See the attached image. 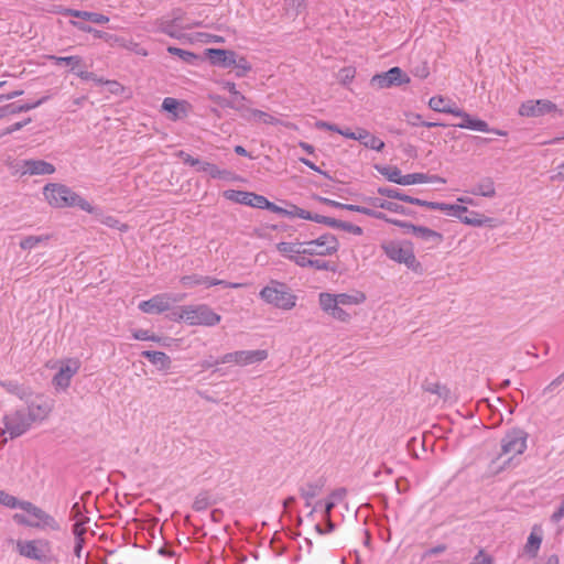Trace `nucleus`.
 I'll list each match as a JSON object with an SVG mask.
<instances>
[{
  "label": "nucleus",
  "mask_w": 564,
  "mask_h": 564,
  "mask_svg": "<svg viewBox=\"0 0 564 564\" xmlns=\"http://www.w3.org/2000/svg\"><path fill=\"white\" fill-rule=\"evenodd\" d=\"M377 170L388 181L402 185L403 175L398 166H377Z\"/></svg>",
  "instance_id": "c9c22d12"
},
{
  "label": "nucleus",
  "mask_w": 564,
  "mask_h": 564,
  "mask_svg": "<svg viewBox=\"0 0 564 564\" xmlns=\"http://www.w3.org/2000/svg\"><path fill=\"white\" fill-rule=\"evenodd\" d=\"M39 544L47 545V542L41 540H31L25 542H18V551L22 556L28 558L36 560L40 562L46 561V555L43 550L39 547Z\"/></svg>",
  "instance_id": "a211bd4d"
},
{
  "label": "nucleus",
  "mask_w": 564,
  "mask_h": 564,
  "mask_svg": "<svg viewBox=\"0 0 564 564\" xmlns=\"http://www.w3.org/2000/svg\"><path fill=\"white\" fill-rule=\"evenodd\" d=\"M469 193L491 198L496 195L495 182L491 177H484L469 191Z\"/></svg>",
  "instance_id": "c756f323"
},
{
  "label": "nucleus",
  "mask_w": 564,
  "mask_h": 564,
  "mask_svg": "<svg viewBox=\"0 0 564 564\" xmlns=\"http://www.w3.org/2000/svg\"><path fill=\"white\" fill-rule=\"evenodd\" d=\"M213 100L221 107L234 109L242 119L247 118L248 112H250L251 106L249 104H251V101L245 95H242V99L237 98L236 96L230 97L229 99L217 96L213 97Z\"/></svg>",
  "instance_id": "6ab92c4d"
},
{
  "label": "nucleus",
  "mask_w": 564,
  "mask_h": 564,
  "mask_svg": "<svg viewBox=\"0 0 564 564\" xmlns=\"http://www.w3.org/2000/svg\"><path fill=\"white\" fill-rule=\"evenodd\" d=\"M205 54L210 64L214 66L229 68L232 67L236 63L237 53L231 50L207 48Z\"/></svg>",
  "instance_id": "2eb2a0df"
},
{
  "label": "nucleus",
  "mask_w": 564,
  "mask_h": 564,
  "mask_svg": "<svg viewBox=\"0 0 564 564\" xmlns=\"http://www.w3.org/2000/svg\"><path fill=\"white\" fill-rule=\"evenodd\" d=\"M318 302L321 308L327 314H330V312L338 305L336 294L326 292L319 294Z\"/></svg>",
  "instance_id": "ea45409f"
},
{
  "label": "nucleus",
  "mask_w": 564,
  "mask_h": 564,
  "mask_svg": "<svg viewBox=\"0 0 564 564\" xmlns=\"http://www.w3.org/2000/svg\"><path fill=\"white\" fill-rule=\"evenodd\" d=\"M564 518V495L561 497V503L556 511L551 516V520L555 523L560 522Z\"/></svg>",
  "instance_id": "774afa93"
},
{
  "label": "nucleus",
  "mask_w": 564,
  "mask_h": 564,
  "mask_svg": "<svg viewBox=\"0 0 564 564\" xmlns=\"http://www.w3.org/2000/svg\"><path fill=\"white\" fill-rule=\"evenodd\" d=\"M22 169V174L29 175H50L55 172V166L43 160H24Z\"/></svg>",
  "instance_id": "412c9836"
},
{
  "label": "nucleus",
  "mask_w": 564,
  "mask_h": 564,
  "mask_svg": "<svg viewBox=\"0 0 564 564\" xmlns=\"http://www.w3.org/2000/svg\"><path fill=\"white\" fill-rule=\"evenodd\" d=\"M13 521L20 525L31 527V528H40L39 522L31 521L24 514H21V513L13 514Z\"/></svg>",
  "instance_id": "e2e57ef3"
},
{
  "label": "nucleus",
  "mask_w": 564,
  "mask_h": 564,
  "mask_svg": "<svg viewBox=\"0 0 564 564\" xmlns=\"http://www.w3.org/2000/svg\"><path fill=\"white\" fill-rule=\"evenodd\" d=\"M325 486V479L318 478L315 481H308L299 489L301 497L305 500V506H312V499L317 497Z\"/></svg>",
  "instance_id": "5701e85b"
},
{
  "label": "nucleus",
  "mask_w": 564,
  "mask_h": 564,
  "mask_svg": "<svg viewBox=\"0 0 564 564\" xmlns=\"http://www.w3.org/2000/svg\"><path fill=\"white\" fill-rule=\"evenodd\" d=\"M429 107L436 111V112H443V113H449L453 115V111L457 108L455 102L452 100L443 97V96H434L429 100Z\"/></svg>",
  "instance_id": "7c9ffc66"
},
{
  "label": "nucleus",
  "mask_w": 564,
  "mask_h": 564,
  "mask_svg": "<svg viewBox=\"0 0 564 564\" xmlns=\"http://www.w3.org/2000/svg\"><path fill=\"white\" fill-rule=\"evenodd\" d=\"M333 318L340 322H348L350 314L347 313L340 305H337L329 314Z\"/></svg>",
  "instance_id": "680f3d73"
},
{
  "label": "nucleus",
  "mask_w": 564,
  "mask_h": 564,
  "mask_svg": "<svg viewBox=\"0 0 564 564\" xmlns=\"http://www.w3.org/2000/svg\"><path fill=\"white\" fill-rule=\"evenodd\" d=\"M260 209H268V210H270L272 213H275V214H279V215H282V216H286L288 215V209L282 208V207L275 205L274 203L268 200L267 197H263V202H262V205H261Z\"/></svg>",
  "instance_id": "bf43d9fd"
},
{
  "label": "nucleus",
  "mask_w": 564,
  "mask_h": 564,
  "mask_svg": "<svg viewBox=\"0 0 564 564\" xmlns=\"http://www.w3.org/2000/svg\"><path fill=\"white\" fill-rule=\"evenodd\" d=\"M371 85L382 89L410 83V77L400 67H392L388 72L375 75Z\"/></svg>",
  "instance_id": "9d476101"
},
{
  "label": "nucleus",
  "mask_w": 564,
  "mask_h": 564,
  "mask_svg": "<svg viewBox=\"0 0 564 564\" xmlns=\"http://www.w3.org/2000/svg\"><path fill=\"white\" fill-rule=\"evenodd\" d=\"M68 14L75 18H79L86 21H90L96 24H106L109 22V18L105 14L90 11L69 10Z\"/></svg>",
  "instance_id": "473e14b6"
},
{
  "label": "nucleus",
  "mask_w": 564,
  "mask_h": 564,
  "mask_svg": "<svg viewBox=\"0 0 564 564\" xmlns=\"http://www.w3.org/2000/svg\"><path fill=\"white\" fill-rule=\"evenodd\" d=\"M232 67L236 68V76L238 78L245 77L252 69L248 59L245 56H239L238 54L236 55V63Z\"/></svg>",
  "instance_id": "37998d69"
},
{
  "label": "nucleus",
  "mask_w": 564,
  "mask_h": 564,
  "mask_svg": "<svg viewBox=\"0 0 564 564\" xmlns=\"http://www.w3.org/2000/svg\"><path fill=\"white\" fill-rule=\"evenodd\" d=\"M300 268H312L317 271H332L335 272L336 267L333 262L322 260L318 258H308V257H296L294 261H292Z\"/></svg>",
  "instance_id": "4be33fe9"
},
{
  "label": "nucleus",
  "mask_w": 564,
  "mask_h": 564,
  "mask_svg": "<svg viewBox=\"0 0 564 564\" xmlns=\"http://www.w3.org/2000/svg\"><path fill=\"white\" fill-rule=\"evenodd\" d=\"M361 202L367 205H370L375 208H382V209H386V210H389L392 213H397V214H401V215H405V216L413 215V212L410 210L409 208H405L404 206H402L398 203L381 199L378 197H362Z\"/></svg>",
  "instance_id": "aec40b11"
},
{
  "label": "nucleus",
  "mask_w": 564,
  "mask_h": 564,
  "mask_svg": "<svg viewBox=\"0 0 564 564\" xmlns=\"http://www.w3.org/2000/svg\"><path fill=\"white\" fill-rule=\"evenodd\" d=\"M197 171L205 172L213 178H223L228 174L227 171H221L217 165L205 161H200V164L197 166Z\"/></svg>",
  "instance_id": "a19ab883"
},
{
  "label": "nucleus",
  "mask_w": 564,
  "mask_h": 564,
  "mask_svg": "<svg viewBox=\"0 0 564 564\" xmlns=\"http://www.w3.org/2000/svg\"><path fill=\"white\" fill-rule=\"evenodd\" d=\"M141 356L155 365L160 370H167L171 367V358L163 351L143 350Z\"/></svg>",
  "instance_id": "bb28decb"
},
{
  "label": "nucleus",
  "mask_w": 564,
  "mask_h": 564,
  "mask_svg": "<svg viewBox=\"0 0 564 564\" xmlns=\"http://www.w3.org/2000/svg\"><path fill=\"white\" fill-rule=\"evenodd\" d=\"M50 239L48 235H40V236H28L20 241V247L23 250H31L36 248L40 245L46 243Z\"/></svg>",
  "instance_id": "4c0bfd02"
},
{
  "label": "nucleus",
  "mask_w": 564,
  "mask_h": 564,
  "mask_svg": "<svg viewBox=\"0 0 564 564\" xmlns=\"http://www.w3.org/2000/svg\"><path fill=\"white\" fill-rule=\"evenodd\" d=\"M224 195L226 198H228L230 200H234V202L242 204V205L256 207V208H261L263 197H264V196L258 195L256 193L245 192V191H235V189L226 191L224 193Z\"/></svg>",
  "instance_id": "dca6fc26"
},
{
  "label": "nucleus",
  "mask_w": 564,
  "mask_h": 564,
  "mask_svg": "<svg viewBox=\"0 0 564 564\" xmlns=\"http://www.w3.org/2000/svg\"><path fill=\"white\" fill-rule=\"evenodd\" d=\"M178 29H184L181 24V17L174 12L171 20H161L159 22V31L174 39L181 37Z\"/></svg>",
  "instance_id": "393cba45"
},
{
  "label": "nucleus",
  "mask_w": 564,
  "mask_h": 564,
  "mask_svg": "<svg viewBox=\"0 0 564 564\" xmlns=\"http://www.w3.org/2000/svg\"><path fill=\"white\" fill-rule=\"evenodd\" d=\"M336 297H337V303L340 306L359 304L366 300L365 294L360 293V292L356 293L355 295L339 293V294H336Z\"/></svg>",
  "instance_id": "79ce46f5"
},
{
  "label": "nucleus",
  "mask_w": 564,
  "mask_h": 564,
  "mask_svg": "<svg viewBox=\"0 0 564 564\" xmlns=\"http://www.w3.org/2000/svg\"><path fill=\"white\" fill-rule=\"evenodd\" d=\"M203 285H205L207 288L215 286V285H224L225 288L240 289L245 284H242V283H234V282H226L224 280H218L216 278L204 276L203 275Z\"/></svg>",
  "instance_id": "49530a36"
},
{
  "label": "nucleus",
  "mask_w": 564,
  "mask_h": 564,
  "mask_svg": "<svg viewBox=\"0 0 564 564\" xmlns=\"http://www.w3.org/2000/svg\"><path fill=\"white\" fill-rule=\"evenodd\" d=\"M528 433L519 427L512 429L506 433L501 440V455L512 456L521 455L527 449ZM513 457L508 459L511 463Z\"/></svg>",
  "instance_id": "423d86ee"
},
{
  "label": "nucleus",
  "mask_w": 564,
  "mask_h": 564,
  "mask_svg": "<svg viewBox=\"0 0 564 564\" xmlns=\"http://www.w3.org/2000/svg\"><path fill=\"white\" fill-rule=\"evenodd\" d=\"M424 391L436 394L440 399L446 401L451 397V390L438 381H424L422 384Z\"/></svg>",
  "instance_id": "72a5a7b5"
},
{
  "label": "nucleus",
  "mask_w": 564,
  "mask_h": 564,
  "mask_svg": "<svg viewBox=\"0 0 564 564\" xmlns=\"http://www.w3.org/2000/svg\"><path fill=\"white\" fill-rule=\"evenodd\" d=\"M75 74L83 80H93L95 82L96 84L98 85H104L105 83H108V79H104L101 77H98L95 73L93 72H87V70H78V72H75Z\"/></svg>",
  "instance_id": "4d7b16f0"
},
{
  "label": "nucleus",
  "mask_w": 564,
  "mask_h": 564,
  "mask_svg": "<svg viewBox=\"0 0 564 564\" xmlns=\"http://www.w3.org/2000/svg\"><path fill=\"white\" fill-rule=\"evenodd\" d=\"M43 195L47 203L55 208L78 207L87 213H93V206L68 186L59 183H48L43 188Z\"/></svg>",
  "instance_id": "f03ea898"
},
{
  "label": "nucleus",
  "mask_w": 564,
  "mask_h": 564,
  "mask_svg": "<svg viewBox=\"0 0 564 564\" xmlns=\"http://www.w3.org/2000/svg\"><path fill=\"white\" fill-rule=\"evenodd\" d=\"M429 175L424 173H411L403 175L402 185L427 183Z\"/></svg>",
  "instance_id": "3c124183"
},
{
  "label": "nucleus",
  "mask_w": 564,
  "mask_h": 564,
  "mask_svg": "<svg viewBox=\"0 0 564 564\" xmlns=\"http://www.w3.org/2000/svg\"><path fill=\"white\" fill-rule=\"evenodd\" d=\"M24 410L34 423L43 421L50 414L52 405L43 395H35L33 399L28 401V406Z\"/></svg>",
  "instance_id": "ddd939ff"
},
{
  "label": "nucleus",
  "mask_w": 564,
  "mask_h": 564,
  "mask_svg": "<svg viewBox=\"0 0 564 564\" xmlns=\"http://www.w3.org/2000/svg\"><path fill=\"white\" fill-rule=\"evenodd\" d=\"M414 230L415 234H413V236L421 239L422 241L431 242V247L438 246L443 241V235L441 232H437L427 227L419 226L417 228H414Z\"/></svg>",
  "instance_id": "c85d7f7f"
},
{
  "label": "nucleus",
  "mask_w": 564,
  "mask_h": 564,
  "mask_svg": "<svg viewBox=\"0 0 564 564\" xmlns=\"http://www.w3.org/2000/svg\"><path fill=\"white\" fill-rule=\"evenodd\" d=\"M50 61H53L56 65L66 64L72 67V70H75L77 67L82 66L83 58L78 55L74 56H55L50 55L47 57Z\"/></svg>",
  "instance_id": "58836bf2"
},
{
  "label": "nucleus",
  "mask_w": 564,
  "mask_h": 564,
  "mask_svg": "<svg viewBox=\"0 0 564 564\" xmlns=\"http://www.w3.org/2000/svg\"><path fill=\"white\" fill-rule=\"evenodd\" d=\"M356 75V69L352 67H344L338 73L339 82L344 85L350 83Z\"/></svg>",
  "instance_id": "13d9d810"
},
{
  "label": "nucleus",
  "mask_w": 564,
  "mask_h": 564,
  "mask_svg": "<svg viewBox=\"0 0 564 564\" xmlns=\"http://www.w3.org/2000/svg\"><path fill=\"white\" fill-rule=\"evenodd\" d=\"M260 299L279 310L290 311L296 305L297 296L284 282L272 280L259 292Z\"/></svg>",
  "instance_id": "7ed1b4c3"
},
{
  "label": "nucleus",
  "mask_w": 564,
  "mask_h": 564,
  "mask_svg": "<svg viewBox=\"0 0 564 564\" xmlns=\"http://www.w3.org/2000/svg\"><path fill=\"white\" fill-rule=\"evenodd\" d=\"M120 47L132 51L133 53L141 56L148 55V51L144 47L140 46L138 43L133 42L132 40L123 39V45H120Z\"/></svg>",
  "instance_id": "6e6d98bb"
},
{
  "label": "nucleus",
  "mask_w": 564,
  "mask_h": 564,
  "mask_svg": "<svg viewBox=\"0 0 564 564\" xmlns=\"http://www.w3.org/2000/svg\"><path fill=\"white\" fill-rule=\"evenodd\" d=\"M453 116L462 118V122L454 124L455 127L481 132H494L498 135H507V131L490 129L489 124L485 120L474 118L458 107L453 111Z\"/></svg>",
  "instance_id": "9b49d317"
},
{
  "label": "nucleus",
  "mask_w": 564,
  "mask_h": 564,
  "mask_svg": "<svg viewBox=\"0 0 564 564\" xmlns=\"http://www.w3.org/2000/svg\"><path fill=\"white\" fill-rule=\"evenodd\" d=\"M4 433L10 435V438H15L23 435L33 424L32 419L25 413V410L20 409L15 412L8 414L3 417Z\"/></svg>",
  "instance_id": "0eeeda50"
},
{
  "label": "nucleus",
  "mask_w": 564,
  "mask_h": 564,
  "mask_svg": "<svg viewBox=\"0 0 564 564\" xmlns=\"http://www.w3.org/2000/svg\"><path fill=\"white\" fill-rule=\"evenodd\" d=\"M377 193L381 196H386L388 198H394V199H398L399 198V195L401 193L400 189L398 188H392V187H378L377 189Z\"/></svg>",
  "instance_id": "0e129e2a"
},
{
  "label": "nucleus",
  "mask_w": 564,
  "mask_h": 564,
  "mask_svg": "<svg viewBox=\"0 0 564 564\" xmlns=\"http://www.w3.org/2000/svg\"><path fill=\"white\" fill-rule=\"evenodd\" d=\"M162 109L172 113L174 119L181 118V112L185 115V108L182 102L175 98L166 97L162 102Z\"/></svg>",
  "instance_id": "f704fd0d"
},
{
  "label": "nucleus",
  "mask_w": 564,
  "mask_h": 564,
  "mask_svg": "<svg viewBox=\"0 0 564 564\" xmlns=\"http://www.w3.org/2000/svg\"><path fill=\"white\" fill-rule=\"evenodd\" d=\"M221 86L224 89H226L230 93V97L236 96L237 98L242 99V94L237 90L236 84L234 82L225 80L221 83Z\"/></svg>",
  "instance_id": "338daca9"
},
{
  "label": "nucleus",
  "mask_w": 564,
  "mask_h": 564,
  "mask_svg": "<svg viewBox=\"0 0 564 564\" xmlns=\"http://www.w3.org/2000/svg\"><path fill=\"white\" fill-rule=\"evenodd\" d=\"M275 247L282 257L294 261L296 257L316 258L333 256L339 249V241L335 235L327 232L306 241H300L299 239L281 241Z\"/></svg>",
  "instance_id": "f257e3e1"
},
{
  "label": "nucleus",
  "mask_w": 564,
  "mask_h": 564,
  "mask_svg": "<svg viewBox=\"0 0 564 564\" xmlns=\"http://www.w3.org/2000/svg\"><path fill=\"white\" fill-rule=\"evenodd\" d=\"M181 283L185 288L203 285V275H199V274L184 275L181 278Z\"/></svg>",
  "instance_id": "5fc2aeb1"
},
{
  "label": "nucleus",
  "mask_w": 564,
  "mask_h": 564,
  "mask_svg": "<svg viewBox=\"0 0 564 564\" xmlns=\"http://www.w3.org/2000/svg\"><path fill=\"white\" fill-rule=\"evenodd\" d=\"M212 505L210 496L206 491L199 492L194 502H193V509L195 511H204Z\"/></svg>",
  "instance_id": "de8ad7c7"
},
{
  "label": "nucleus",
  "mask_w": 564,
  "mask_h": 564,
  "mask_svg": "<svg viewBox=\"0 0 564 564\" xmlns=\"http://www.w3.org/2000/svg\"><path fill=\"white\" fill-rule=\"evenodd\" d=\"M467 214L468 215L463 214L459 218V220L465 225H469V226H474V227H480L482 225L494 226V224H492L495 221L494 218L485 217L481 214L474 212V210H468Z\"/></svg>",
  "instance_id": "2f4dec72"
},
{
  "label": "nucleus",
  "mask_w": 564,
  "mask_h": 564,
  "mask_svg": "<svg viewBox=\"0 0 564 564\" xmlns=\"http://www.w3.org/2000/svg\"><path fill=\"white\" fill-rule=\"evenodd\" d=\"M542 543V536L532 531L524 545V551L530 557H535Z\"/></svg>",
  "instance_id": "e433bc0d"
},
{
  "label": "nucleus",
  "mask_w": 564,
  "mask_h": 564,
  "mask_svg": "<svg viewBox=\"0 0 564 564\" xmlns=\"http://www.w3.org/2000/svg\"><path fill=\"white\" fill-rule=\"evenodd\" d=\"M382 249L389 259L398 263H403L415 272H417L421 268V264L417 262L413 247L410 242L401 243L389 241L382 245Z\"/></svg>",
  "instance_id": "39448f33"
},
{
  "label": "nucleus",
  "mask_w": 564,
  "mask_h": 564,
  "mask_svg": "<svg viewBox=\"0 0 564 564\" xmlns=\"http://www.w3.org/2000/svg\"><path fill=\"white\" fill-rule=\"evenodd\" d=\"M178 318L184 319L188 325L192 326H215L221 319L220 315L214 312L206 304L185 305L180 307Z\"/></svg>",
  "instance_id": "20e7f679"
},
{
  "label": "nucleus",
  "mask_w": 564,
  "mask_h": 564,
  "mask_svg": "<svg viewBox=\"0 0 564 564\" xmlns=\"http://www.w3.org/2000/svg\"><path fill=\"white\" fill-rule=\"evenodd\" d=\"M21 509L26 511L29 514H31L32 517H34L40 523V528L41 529H44V528H48L53 531H58L61 530V525L59 523L55 520L54 517H52L51 514H48L47 512H45L43 509H41L40 507L35 506L34 503H32L31 501H24L23 505H21Z\"/></svg>",
  "instance_id": "f8f14e48"
},
{
  "label": "nucleus",
  "mask_w": 564,
  "mask_h": 564,
  "mask_svg": "<svg viewBox=\"0 0 564 564\" xmlns=\"http://www.w3.org/2000/svg\"><path fill=\"white\" fill-rule=\"evenodd\" d=\"M440 205L442 206V208H438V210L446 212L448 215L454 216L458 219L463 214L468 213V208L462 205L446 203H440Z\"/></svg>",
  "instance_id": "a18cd8bd"
},
{
  "label": "nucleus",
  "mask_w": 564,
  "mask_h": 564,
  "mask_svg": "<svg viewBox=\"0 0 564 564\" xmlns=\"http://www.w3.org/2000/svg\"><path fill=\"white\" fill-rule=\"evenodd\" d=\"M79 367L80 362L78 359H68L54 376L53 383L57 388L67 389L70 384V379L77 373Z\"/></svg>",
  "instance_id": "4468645a"
},
{
  "label": "nucleus",
  "mask_w": 564,
  "mask_h": 564,
  "mask_svg": "<svg viewBox=\"0 0 564 564\" xmlns=\"http://www.w3.org/2000/svg\"><path fill=\"white\" fill-rule=\"evenodd\" d=\"M167 52L172 55H176L186 63H193L197 56L193 52L185 51L175 46H169Z\"/></svg>",
  "instance_id": "09e8293b"
},
{
  "label": "nucleus",
  "mask_w": 564,
  "mask_h": 564,
  "mask_svg": "<svg viewBox=\"0 0 564 564\" xmlns=\"http://www.w3.org/2000/svg\"><path fill=\"white\" fill-rule=\"evenodd\" d=\"M171 307V300L166 294H158L148 301H142L139 308L147 314H160Z\"/></svg>",
  "instance_id": "f3484780"
},
{
  "label": "nucleus",
  "mask_w": 564,
  "mask_h": 564,
  "mask_svg": "<svg viewBox=\"0 0 564 564\" xmlns=\"http://www.w3.org/2000/svg\"><path fill=\"white\" fill-rule=\"evenodd\" d=\"M47 99H48V97L44 96L41 99H39L36 101H33V102H24V104L15 102L17 113L26 112V111H30L32 109H35L39 106H41L43 102H45Z\"/></svg>",
  "instance_id": "864d4df0"
},
{
  "label": "nucleus",
  "mask_w": 564,
  "mask_h": 564,
  "mask_svg": "<svg viewBox=\"0 0 564 564\" xmlns=\"http://www.w3.org/2000/svg\"><path fill=\"white\" fill-rule=\"evenodd\" d=\"M356 140L360 141L361 144L371 150L381 151L384 148V142L381 139L371 134L364 128H358Z\"/></svg>",
  "instance_id": "cd10ccee"
},
{
  "label": "nucleus",
  "mask_w": 564,
  "mask_h": 564,
  "mask_svg": "<svg viewBox=\"0 0 564 564\" xmlns=\"http://www.w3.org/2000/svg\"><path fill=\"white\" fill-rule=\"evenodd\" d=\"M288 217H299V218H302V219H307L311 218V213L303 209V208H300L295 205H291V208L288 209Z\"/></svg>",
  "instance_id": "052dcab7"
},
{
  "label": "nucleus",
  "mask_w": 564,
  "mask_h": 564,
  "mask_svg": "<svg viewBox=\"0 0 564 564\" xmlns=\"http://www.w3.org/2000/svg\"><path fill=\"white\" fill-rule=\"evenodd\" d=\"M245 120H247V121L258 120L265 124H271V126L282 124L286 128H291L293 126L290 122H283L282 120H280L262 110L254 109L252 107L250 108V112H248V116H247V118H245Z\"/></svg>",
  "instance_id": "a878e982"
},
{
  "label": "nucleus",
  "mask_w": 564,
  "mask_h": 564,
  "mask_svg": "<svg viewBox=\"0 0 564 564\" xmlns=\"http://www.w3.org/2000/svg\"><path fill=\"white\" fill-rule=\"evenodd\" d=\"M0 384L9 392L14 395H18L19 398L23 399L25 397V390L14 381H3L0 382Z\"/></svg>",
  "instance_id": "603ef678"
},
{
  "label": "nucleus",
  "mask_w": 564,
  "mask_h": 564,
  "mask_svg": "<svg viewBox=\"0 0 564 564\" xmlns=\"http://www.w3.org/2000/svg\"><path fill=\"white\" fill-rule=\"evenodd\" d=\"M88 522H89V518L84 517L74 523L72 532L75 536V541L76 540L85 541L84 535L87 531L85 528V524Z\"/></svg>",
  "instance_id": "8fccbe9b"
},
{
  "label": "nucleus",
  "mask_w": 564,
  "mask_h": 564,
  "mask_svg": "<svg viewBox=\"0 0 564 564\" xmlns=\"http://www.w3.org/2000/svg\"><path fill=\"white\" fill-rule=\"evenodd\" d=\"M177 156L183 160L185 164H188L191 166H195L197 169L198 164H200V160L193 158L185 151H178Z\"/></svg>",
  "instance_id": "69168bd1"
},
{
  "label": "nucleus",
  "mask_w": 564,
  "mask_h": 564,
  "mask_svg": "<svg viewBox=\"0 0 564 564\" xmlns=\"http://www.w3.org/2000/svg\"><path fill=\"white\" fill-rule=\"evenodd\" d=\"M268 358V351L264 349L257 350H238L225 354L216 364H236L239 366H247L256 362H261Z\"/></svg>",
  "instance_id": "6e6552de"
},
{
  "label": "nucleus",
  "mask_w": 564,
  "mask_h": 564,
  "mask_svg": "<svg viewBox=\"0 0 564 564\" xmlns=\"http://www.w3.org/2000/svg\"><path fill=\"white\" fill-rule=\"evenodd\" d=\"M553 111L563 116V111L551 100L538 99L522 102L518 112L522 117H541Z\"/></svg>",
  "instance_id": "1a4fd4ad"
},
{
  "label": "nucleus",
  "mask_w": 564,
  "mask_h": 564,
  "mask_svg": "<svg viewBox=\"0 0 564 564\" xmlns=\"http://www.w3.org/2000/svg\"><path fill=\"white\" fill-rule=\"evenodd\" d=\"M24 501L25 500H19L17 497L8 494L4 490H0V505H2L4 507L11 508V509H15V508L21 509V505H23Z\"/></svg>",
  "instance_id": "c03bdc74"
},
{
  "label": "nucleus",
  "mask_w": 564,
  "mask_h": 564,
  "mask_svg": "<svg viewBox=\"0 0 564 564\" xmlns=\"http://www.w3.org/2000/svg\"><path fill=\"white\" fill-rule=\"evenodd\" d=\"M72 23L78 30L86 32V33H91L96 39L105 40L106 42L110 43L111 45H118V46L123 45L124 37L94 29L93 26L80 23V22H72Z\"/></svg>",
  "instance_id": "b1692460"
}]
</instances>
